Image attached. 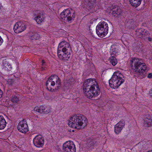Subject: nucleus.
Listing matches in <instances>:
<instances>
[{
    "instance_id": "1",
    "label": "nucleus",
    "mask_w": 152,
    "mask_h": 152,
    "mask_svg": "<svg viewBox=\"0 0 152 152\" xmlns=\"http://www.w3.org/2000/svg\"><path fill=\"white\" fill-rule=\"evenodd\" d=\"M87 120L83 115H75L71 117L68 124L69 126L77 129H83L87 125Z\"/></svg>"
},
{
    "instance_id": "2",
    "label": "nucleus",
    "mask_w": 152,
    "mask_h": 152,
    "mask_svg": "<svg viewBox=\"0 0 152 152\" xmlns=\"http://www.w3.org/2000/svg\"><path fill=\"white\" fill-rule=\"evenodd\" d=\"M72 51L70 44L65 41L60 42L58 48L57 54L61 60L66 61L71 56Z\"/></svg>"
},
{
    "instance_id": "3",
    "label": "nucleus",
    "mask_w": 152,
    "mask_h": 152,
    "mask_svg": "<svg viewBox=\"0 0 152 152\" xmlns=\"http://www.w3.org/2000/svg\"><path fill=\"white\" fill-rule=\"evenodd\" d=\"M131 65L133 71L137 73V76L140 79L144 77L146 69L145 64L141 59L134 58L131 61Z\"/></svg>"
},
{
    "instance_id": "4",
    "label": "nucleus",
    "mask_w": 152,
    "mask_h": 152,
    "mask_svg": "<svg viewBox=\"0 0 152 152\" xmlns=\"http://www.w3.org/2000/svg\"><path fill=\"white\" fill-rule=\"evenodd\" d=\"M60 80L56 75L51 76L46 83L47 89L51 91H56L61 86Z\"/></svg>"
},
{
    "instance_id": "5",
    "label": "nucleus",
    "mask_w": 152,
    "mask_h": 152,
    "mask_svg": "<svg viewBox=\"0 0 152 152\" xmlns=\"http://www.w3.org/2000/svg\"><path fill=\"white\" fill-rule=\"evenodd\" d=\"M123 75L118 72H115L111 79L109 80L110 86L112 88H117L124 81Z\"/></svg>"
},
{
    "instance_id": "6",
    "label": "nucleus",
    "mask_w": 152,
    "mask_h": 152,
    "mask_svg": "<svg viewBox=\"0 0 152 152\" xmlns=\"http://www.w3.org/2000/svg\"><path fill=\"white\" fill-rule=\"evenodd\" d=\"M108 25L104 21L99 23L96 28V34L101 38L106 36L108 33Z\"/></svg>"
},
{
    "instance_id": "7",
    "label": "nucleus",
    "mask_w": 152,
    "mask_h": 152,
    "mask_svg": "<svg viewBox=\"0 0 152 152\" xmlns=\"http://www.w3.org/2000/svg\"><path fill=\"white\" fill-rule=\"evenodd\" d=\"M91 88L89 91H85V95L87 97L91 98L95 97L99 95L100 90L97 83L91 86Z\"/></svg>"
},
{
    "instance_id": "8",
    "label": "nucleus",
    "mask_w": 152,
    "mask_h": 152,
    "mask_svg": "<svg viewBox=\"0 0 152 152\" xmlns=\"http://www.w3.org/2000/svg\"><path fill=\"white\" fill-rule=\"evenodd\" d=\"M61 18L66 21H70L75 18L74 12L71 16V12L69 9L64 10L60 15Z\"/></svg>"
},
{
    "instance_id": "9",
    "label": "nucleus",
    "mask_w": 152,
    "mask_h": 152,
    "mask_svg": "<svg viewBox=\"0 0 152 152\" xmlns=\"http://www.w3.org/2000/svg\"><path fill=\"white\" fill-rule=\"evenodd\" d=\"M63 150L64 152H75V145L72 142L68 141L66 142L63 145Z\"/></svg>"
},
{
    "instance_id": "10",
    "label": "nucleus",
    "mask_w": 152,
    "mask_h": 152,
    "mask_svg": "<svg viewBox=\"0 0 152 152\" xmlns=\"http://www.w3.org/2000/svg\"><path fill=\"white\" fill-rule=\"evenodd\" d=\"M95 84H96L95 79L90 78L86 80L83 84L84 93L85 94V91H89V89L91 88V86H93Z\"/></svg>"
},
{
    "instance_id": "11",
    "label": "nucleus",
    "mask_w": 152,
    "mask_h": 152,
    "mask_svg": "<svg viewBox=\"0 0 152 152\" xmlns=\"http://www.w3.org/2000/svg\"><path fill=\"white\" fill-rule=\"evenodd\" d=\"M26 122L24 120L21 121L18 124L17 128L20 132L25 133L28 131V126L26 123Z\"/></svg>"
},
{
    "instance_id": "12",
    "label": "nucleus",
    "mask_w": 152,
    "mask_h": 152,
    "mask_svg": "<svg viewBox=\"0 0 152 152\" xmlns=\"http://www.w3.org/2000/svg\"><path fill=\"white\" fill-rule=\"evenodd\" d=\"M26 28L25 25L21 22H18L16 23L14 26V30L16 33L21 32Z\"/></svg>"
},
{
    "instance_id": "13",
    "label": "nucleus",
    "mask_w": 152,
    "mask_h": 152,
    "mask_svg": "<svg viewBox=\"0 0 152 152\" xmlns=\"http://www.w3.org/2000/svg\"><path fill=\"white\" fill-rule=\"evenodd\" d=\"M33 142L35 146L37 147H40L43 146L44 140L42 138L41 135H38L34 139Z\"/></svg>"
},
{
    "instance_id": "14",
    "label": "nucleus",
    "mask_w": 152,
    "mask_h": 152,
    "mask_svg": "<svg viewBox=\"0 0 152 152\" xmlns=\"http://www.w3.org/2000/svg\"><path fill=\"white\" fill-rule=\"evenodd\" d=\"M34 110L41 113H44L48 114L50 112L51 108L49 106L45 107L44 106H41L39 107H35L34 108Z\"/></svg>"
},
{
    "instance_id": "15",
    "label": "nucleus",
    "mask_w": 152,
    "mask_h": 152,
    "mask_svg": "<svg viewBox=\"0 0 152 152\" xmlns=\"http://www.w3.org/2000/svg\"><path fill=\"white\" fill-rule=\"evenodd\" d=\"M136 35L139 38L145 39L148 36V32L142 28L137 29L136 31Z\"/></svg>"
},
{
    "instance_id": "16",
    "label": "nucleus",
    "mask_w": 152,
    "mask_h": 152,
    "mask_svg": "<svg viewBox=\"0 0 152 152\" xmlns=\"http://www.w3.org/2000/svg\"><path fill=\"white\" fill-rule=\"evenodd\" d=\"M43 13L39 11H37L34 13V19L38 23L42 22L44 20Z\"/></svg>"
},
{
    "instance_id": "17",
    "label": "nucleus",
    "mask_w": 152,
    "mask_h": 152,
    "mask_svg": "<svg viewBox=\"0 0 152 152\" xmlns=\"http://www.w3.org/2000/svg\"><path fill=\"white\" fill-rule=\"evenodd\" d=\"M96 0H85L84 4L88 10L93 8L95 4Z\"/></svg>"
},
{
    "instance_id": "18",
    "label": "nucleus",
    "mask_w": 152,
    "mask_h": 152,
    "mask_svg": "<svg viewBox=\"0 0 152 152\" xmlns=\"http://www.w3.org/2000/svg\"><path fill=\"white\" fill-rule=\"evenodd\" d=\"M99 142L95 139H89L87 141V146L89 148L96 146L99 144Z\"/></svg>"
},
{
    "instance_id": "19",
    "label": "nucleus",
    "mask_w": 152,
    "mask_h": 152,
    "mask_svg": "<svg viewBox=\"0 0 152 152\" xmlns=\"http://www.w3.org/2000/svg\"><path fill=\"white\" fill-rule=\"evenodd\" d=\"M112 14L114 16L117 17L121 13V10L117 6H113V9L112 10Z\"/></svg>"
},
{
    "instance_id": "20",
    "label": "nucleus",
    "mask_w": 152,
    "mask_h": 152,
    "mask_svg": "<svg viewBox=\"0 0 152 152\" xmlns=\"http://www.w3.org/2000/svg\"><path fill=\"white\" fill-rule=\"evenodd\" d=\"M132 6L137 8L141 4L142 0H129Z\"/></svg>"
},
{
    "instance_id": "21",
    "label": "nucleus",
    "mask_w": 152,
    "mask_h": 152,
    "mask_svg": "<svg viewBox=\"0 0 152 152\" xmlns=\"http://www.w3.org/2000/svg\"><path fill=\"white\" fill-rule=\"evenodd\" d=\"M144 124L145 126L150 127L152 126V118L146 117L144 119Z\"/></svg>"
},
{
    "instance_id": "22",
    "label": "nucleus",
    "mask_w": 152,
    "mask_h": 152,
    "mask_svg": "<svg viewBox=\"0 0 152 152\" xmlns=\"http://www.w3.org/2000/svg\"><path fill=\"white\" fill-rule=\"evenodd\" d=\"M126 25L129 27V28H134L137 26V23L132 19H129L127 20Z\"/></svg>"
},
{
    "instance_id": "23",
    "label": "nucleus",
    "mask_w": 152,
    "mask_h": 152,
    "mask_svg": "<svg viewBox=\"0 0 152 152\" xmlns=\"http://www.w3.org/2000/svg\"><path fill=\"white\" fill-rule=\"evenodd\" d=\"M6 122L2 116L0 115V129H3L6 126Z\"/></svg>"
},
{
    "instance_id": "24",
    "label": "nucleus",
    "mask_w": 152,
    "mask_h": 152,
    "mask_svg": "<svg viewBox=\"0 0 152 152\" xmlns=\"http://www.w3.org/2000/svg\"><path fill=\"white\" fill-rule=\"evenodd\" d=\"M29 38L32 39H37L39 38V34L35 32H30L29 35Z\"/></svg>"
},
{
    "instance_id": "25",
    "label": "nucleus",
    "mask_w": 152,
    "mask_h": 152,
    "mask_svg": "<svg viewBox=\"0 0 152 152\" xmlns=\"http://www.w3.org/2000/svg\"><path fill=\"white\" fill-rule=\"evenodd\" d=\"M3 68L6 70L10 71L12 69V66L10 63L6 61L3 63Z\"/></svg>"
},
{
    "instance_id": "26",
    "label": "nucleus",
    "mask_w": 152,
    "mask_h": 152,
    "mask_svg": "<svg viewBox=\"0 0 152 152\" xmlns=\"http://www.w3.org/2000/svg\"><path fill=\"white\" fill-rule=\"evenodd\" d=\"M75 83V80L73 78H72L67 80L65 83V85L66 87H69L73 85Z\"/></svg>"
},
{
    "instance_id": "27",
    "label": "nucleus",
    "mask_w": 152,
    "mask_h": 152,
    "mask_svg": "<svg viewBox=\"0 0 152 152\" xmlns=\"http://www.w3.org/2000/svg\"><path fill=\"white\" fill-rule=\"evenodd\" d=\"M118 124H120V123L119 124H117L115 126V132L117 134H118L123 128L122 127V126H120Z\"/></svg>"
},
{
    "instance_id": "28",
    "label": "nucleus",
    "mask_w": 152,
    "mask_h": 152,
    "mask_svg": "<svg viewBox=\"0 0 152 152\" xmlns=\"http://www.w3.org/2000/svg\"><path fill=\"white\" fill-rule=\"evenodd\" d=\"M110 62L113 66H115L117 63V61L116 58L113 56H112L109 59Z\"/></svg>"
},
{
    "instance_id": "29",
    "label": "nucleus",
    "mask_w": 152,
    "mask_h": 152,
    "mask_svg": "<svg viewBox=\"0 0 152 152\" xmlns=\"http://www.w3.org/2000/svg\"><path fill=\"white\" fill-rule=\"evenodd\" d=\"M11 101L13 103H18L19 100L18 97L15 95H13L11 98Z\"/></svg>"
},
{
    "instance_id": "30",
    "label": "nucleus",
    "mask_w": 152,
    "mask_h": 152,
    "mask_svg": "<svg viewBox=\"0 0 152 152\" xmlns=\"http://www.w3.org/2000/svg\"><path fill=\"white\" fill-rule=\"evenodd\" d=\"M120 123V124H118L119 125V126H122V127H124L125 125V121L123 120H121L119 122H118L117 124H119Z\"/></svg>"
},
{
    "instance_id": "31",
    "label": "nucleus",
    "mask_w": 152,
    "mask_h": 152,
    "mask_svg": "<svg viewBox=\"0 0 152 152\" xmlns=\"http://www.w3.org/2000/svg\"><path fill=\"white\" fill-rule=\"evenodd\" d=\"M8 83L9 85H12L14 81L12 79H9L8 81Z\"/></svg>"
},
{
    "instance_id": "32",
    "label": "nucleus",
    "mask_w": 152,
    "mask_h": 152,
    "mask_svg": "<svg viewBox=\"0 0 152 152\" xmlns=\"http://www.w3.org/2000/svg\"><path fill=\"white\" fill-rule=\"evenodd\" d=\"M148 77L149 78H152V74L149 73L148 75Z\"/></svg>"
},
{
    "instance_id": "33",
    "label": "nucleus",
    "mask_w": 152,
    "mask_h": 152,
    "mask_svg": "<svg viewBox=\"0 0 152 152\" xmlns=\"http://www.w3.org/2000/svg\"><path fill=\"white\" fill-rule=\"evenodd\" d=\"M3 42V40L1 37V36H0V45H1V44Z\"/></svg>"
},
{
    "instance_id": "34",
    "label": "nucleus",
    "mask_w": 152,
    "mask_h": 152,
    "mask_svg": "<svg viewBox=\"0 0 152 152\" xmlns=\"http://www.w3.org/2000/svg\"><path fill=\"white\" fill-rule=\"evenodd\" d=\"M2 94H3L1 90L0 89V98L2 97Z\"/></svg>"
},
{
    "instance_id": "35",
    "label": "nucleus",
    "mask_w": 152,
    "mask_h": 152,
    "mask_svg": "<svg viewBox=\"0 0 152 152\" xmlns=\"http://www.w3.org/2000/svg\"><path fill=\"white\" fill-rule=\"evenodd\" d=\"M150 95L152 96V89L149 91Z\"/></svg>"
},
{
    "instance_id": "36",
    "label": "nucleus",
    "mask_w": 152,
    "mask_h": 152,
    "mask_svg": "<svg viewBox=\"0 0 152 152\" xmlns=\"http://www.w3.org/2000/svg\"><path fill=\"white\" fill-rule=\"evenodd\" d=\"M42 66H44V64L45 63V61L44 60H42Z\"/></svg>"
},
{
    "instance_id": "37",
    "label": "nucleus",
    "mask_w": 152,
    "mask_h": 152,
    "mask_svg": "<svg viewBox=\"0 0 152 152\" xmlns=\"http://www.w3.org/2000/svg\"><path fill=\"white\" fill-rule=\"evenodd\" d=\"M148 40L149 41H152V38H151V37H148Z\"/></svg>"
},
{
    "instance_id": "38",
    "label": "nucleus",
    "mask_w": 152,
    "mask_h": 152,
    "mask_svg": "<svg viewBox=\"0 0 152 152\" xmlns=\"http://www.w3.org/2000/svg\"><path fill=\"white\" fill-rule=\"evenodd\" d=\"M2 7L1 4H0V10L1 9V8Z\"/></svg>"
}]
</instances>
